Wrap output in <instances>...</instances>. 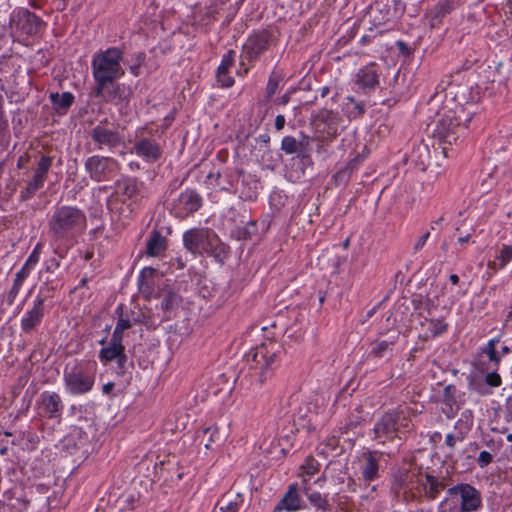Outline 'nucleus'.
Masks as SVG:
<instances>
[{"mask_svg":"<svg viewBox=\"0 0 512 512\" xmlns=\"http://www.w3.org/2000/svg\"><path fill=\"white\" fill-rule=\"evenodd\" d=\"M498 342L497 339H491L486 347L483 349V352L488 356L489 360L494 362L495 365H498L500 362V356H498L496 352V343Z\"/></svg>","mask_w":512,"mask_h":512,"instance_id":"37998d69","label":"nucleus"},{"mask_svg":"<svg viewBox=\"0 0 512 512\" xmlns=\"http://www.w3.org/2000/svg\"><path fill=\"white\" fill-rule=\"evenodd\" d=\"M364 464L361 468L362 478L366 482H371L379 476V464L373 452H368L363 455Z\"/></svg>","mask_w":512,"mask_h":512,"instance_id":"b1692460","label":"nucleus"},{"mask_svg":"<svg viewBox=\"0 0 512 512\" xmlns=\"http://www.w3.org/2000/svg\"><path fill=\"white\" fill-rule=\"evenodd\" d=\"M379 74L375 63L361 68L356 74V84L364 90H372L379 84Z\"/></svg>","mask_w":512,"mask_h":512,"instance_id":"6ab92c4d","label":"nucleus"},{"mask_svg":"<svg viewBox=\"0 0 512 512\" xmlns=\"http://www.w3.org/2000/svg\"><path fill=\"white\" fill-rule=\"evenodd\" d=\"M427 325L428 333L425 334V338L435 337L441 333H443L447 325L441 320H429L425 319V323Z\"/></svg>","mask_w":512,"mask_h":512,"instance_id":"a19ab883","label":"nucleus"},{"mask_svg":"<svg viewBox=\"0 0 512 512\" xmlns=\"http://www.w3.org/2000/svg\"><path fill=\"white\" fill-rule=\"evenodd\" d=\"M90 137L98 149H103L105 147L113 149L119 146L122 142V137L118 131L109 129L103 125L93 127L90 131Z\"/></svg>","mask_w":512,"mask_h":512,"instance_id":"ddd939ff","label":"nucleus"},{"mask_svg":"<svg viewBox=\"0 0 512 512\" xmlns=\"http://www.w3.org/2000/svg\"><path fill=\"white\" fill-rule=\"evenodd\" d=\"M166 238L159 231H153L151 237L147 241L146 253L149 256H158L166 249Z\"/></svg>","mask_w":512,"mask_h":512,"instance_id":"7c9ffc66","label":"nucleus"},{"mask_svg":"<svg viewBox=\"0 0 512 512\" xmlns=\"http://www.w3.org/2000/svg\"><path fill=\"white\" fill-rule=\"evenodd\" d=\"M44 316V299L37 297L35 304L31 310H29L25 317L21 320V327L24 332L32 331L37 325L40 324Z\"/></svg>","mask_w":512,"mask_h":512,"instance_id":"aec40b11","label":"nucleus"},{"mask_svg":"<svg viewBox=\"0 0 512 512\" xmlns=\"http://www.w3.org/2000/svg\"><path fill=\"white\" fill-rule=\"evenodd\" d=\"M60 267V261L56 258H50L45 261V270L49 273L54 272V270Z\"/></svg>","mask_w":512,"mask_h":512,"instance_id":"5fc2aeb1","label":"nucleus"},{"mask_svg":"<svg viewBox=\"0 0 512 512\" xmlns=\"http://www.w3.org/2000/svg\"><path fill=\"white\" fill-rule=\"evenodd\" d=\"M50 100L58 112H66L67 109L72 105L74 96L70 92L51 93Z\"/></svg>","mask_w":512,"mask_h":512,"instance_id":"72a5a7b5","label":"nucleus"},{"mask_svg":"<svg viewBox=\"0 0 512 512\" xmlns=\"http://www.w3.org/2000/svg\"><path fill=\"white\" fill-rule=\"evenodd\" d=\"M217 81L222 87H231L234 84V79L228 75V72H224L222 75L217 72Z\"/></svg>","mask_w":512,"mask_h":512,"instance_id":"864d4df0","label":"nucleus"},{"mask_svg":"<svg viewBox=\"0 0 512 512\" xmlns=\"http://www.w3.org/2000/svg\"><path fill=\"white\" fill-rule=\"evenodd\" d=\"M196 439L199 441L200 445L204 446L206 451L212 450L213 445L219 443L221 440L219 427L212 425L202 428L197 432Z\"/></svg>","mask_w":512,"mask_h":512,"instance_id":"5701e85b","label":"nucleus"},{"mask_svg":"<svg viewBox=\"0 0 512 512\" xmlns=\"http://www.w3.org/2000/svg\"><path fill=\"white\" fill-rule=\"evenodd\" d=\"M22 285L23 284L18 283L16 281L13 282V285L7 295V302L9 305H12L14 303L16 297L18 296V294L20 292Z\"/></svg>","mask_w":512,"mask_h":512,"instance_id":"3c124183","label":"nucleus"},{"mask_svg":"<svg viewBox=\"0 0 512 512\" xmlns=\"http://www.w3.org/2000/svg\"><path fill=\"white\" fill-rule=\"evenodd\" d=\"M315 121L320 132L329 137H335L341 122V116L338 112L322 109L316 115Z\"/></svg>","mask_w":512,"mask_h":512,"instance_id":"dca6fc26","label":"nucleus"},{"mask_svg":"<svg viewBox=\"0 0 512 512\" xmlns=\"http://www.w3.org/2000/svg\"><path fill=\"white\" fill-rule=\"evenodd\" d=\"M449 495L459 494L461 497V512H471L481 506L480 492L469 484H458L448 489Z\"/></svg>","mask_w":512,"mask_h":512,"instance_id":"9b49d317","label":"nucleus"},{"mask_svg":"<svg viewBox=\"0 0 512 512\" xmlns=\"http://www.w3.org/2000/svg\"><path fill=\"white\" fill-rule=\"evenodd\" d=\"M123 52L112 47L106 51L96 54L92 60V72L95 80L94 95L95 97L109 102L114 98V93L108 90L113 82L124 75L121 67Z\"/></svg>","mask_w":512,"mask_h":512,"instance_id":"f257e3e1","label":"nucleus"},{"mask_svg":"<svg viewBox=\"0 0 512 512\" xmlns=\"http://www.w3.org/2000/svg\"><path fill=\"white\" fill-rule=\"evenodd\" d=\"M393 412L397 415L398 432L409 431L413 426L411 421L408 419L410 409L408 407L399 406Z\"/></svg>","mask_w":512,"mask_h":512,"instance_id":"e433bc0d","label":"nucleus"},{"mask_svg":"<svg viewBox=\"0 0 512 512\" xmlns=\"http://www.w3.org/2000/svg\"><path fill=\"white\" fill-rule=\"evenodd\" d=\"M316 414L310 413L308 415L306 412L303 413V409L300 408L298 413L295 416L294 423L297 425V429H302L307 432L314 431L317 427Z\"/></svg>","mask_w":512,"mask_h":512,"instance_id":"473e14b6","label":"nucleus"},{"mask_svg":"<svg viewBox=\"0 0 512 512\" xmlns=\"http://www.w3.org/2000/svg\"><path fill=\"white\" fill-rule=\"evenodd\" d=\"M453 10V4L450 1L439 2L428 13L430 26L432 28L438 27L443 18L446 17Z\"/></svg>","mask_w":512,"mask_h":512,"instance_id":"393cba45","label":"nucleus"},{"mask_svg":"<svg viewBox=\"0 0 512 512\" xmlns=\"http://www.w3.org/2000/svg\"><path fill=\"white\" fill-rule=\"evenodd\" d=\"M34 266H32L31 264H29L27 261L24 263V265L22 266L21 270L22 271H25V273H27L28 275L30 274L32 268Z\"/></svg>","mask_w":512,"mask_h":512,"instance_id":"69168bd1","label":"nucleus"},{"mask_svg":"<svg viewBox=\"0 0 512 512\" xmlns=\"http://www.w3.org/2000/svg\"><path fill=\"white\" fill-rule=\"evenodd\" d=\"M429 236H430V232H426L422 236H420L414 245V251L417 252V251L421 250L424 247Z\"/></svg>","mask_w":512,"mask_h":512,"instance_id":"6e6d98bb","label":"nucleus"},{"mask_svg":"<svg viewBox=\"0 0 512 512\" xmlns=\"http://www.w3.org/2000/svg\"><path fill=\"white\" fill-rule=\"evenodd\" d=\"M301 498L297 492V485L291 484L284 494L283 498L278 502L275 507V512L277 511H297L301 507Z\"/></svg>","mask_w":512,"mask_h":512,"instance_id":"4be33fe9","label":"nucleus"},{"mask_svg":"<svg viewBox=\"0 0 512 512\" xmlns=\"http://www.w3.org/2000/svg\"><path fill=\"white\" fill-rule=\"evenodd\" d=\"M425 493L429 499H435L441 490L445 488L443 481L438 480L436 477L426 474L425 476Z\"/></svg>","mask_w":512,"mask_h":512,"instance_id":"f704fd0d","label":"nucleus"},{"mask_svg":"<svg viewBox=\"0 0 512 512\" xmlns=\"http://www.w3.org/2000/svg\"><path fill=\"white\" fill-rule=\"evenodd\" d=\"M285 126V117L283 115H277L275 118V128L277 131H280Z\"/></svg>","mask_w":512,"mask_h":512,"instance_id":"4d7b16f0","label":"nucleus"},{"mask_svg":"<svg viewBox=\"0 0 512 512\" xmlns=\"http://www.w3.org/2000/svg\"><path fill=\"white\" fill-rule=\"evenodd\" d=\"M159 297L161 298L160 307L164 312L178 308L182 302V297L176 291L168 287L160 291Z\"/></svg>","mask_w":512,"mask_h":512,"instance_id":"a878e982","label":"nucleus"},{"mask_svg":"<svg viewBox=\"0 0 512 512\" xmlns=\"http://www.w3.org/2000/svg\"><path fill=\"white\" fill-rule=\"evenodd\" d=\"M397 432V415L394 414L393 411L385 413L374 427L375 439L380 443H385L386 440L393 439Z\"/></svg>","mask_w":512,"mask_h":512,"instance_id":"2eb2a0df","label":"nucleus"},{"mask_svg":"<svg viewBox=\"0 0 512 512\" xmlns=\"http://www.w3.org/2000/svg\"><path fill=\"white\" fill-rule=\"evenodd\" d=\"M85 170L96 182L106 181L118 169L119 163L111 157L93 155L86 159Z\"/></svg>","mask_w":512,"mask_h":512,"instance_id":"0eeeda50","label":"nucleus"},{"mask_svg":"<svg viewBox=\"0 0 512 512\" xmlns=\"http://www.w3.org/2000/svg\"><path fill=\"white\" fill-rule=\"evenodd\" d=\"M116 187L119 189L121 194L128 199H135L143 197V182H140L136 178L126 177L116 182Z\"/></svg>","mask_w":512,"mask_h":512,"instance_id":"412c9836","label":"nucleus"},{"mask_svg":"<svg viewBox=\"0 0 512 512\" xmlns=\"http://www.w3.org/2000/svg\"><path fill=\"white\" fill-rule=\"evenodd\" d=\"M29 275L27 273H25V271H22L21 269L16 273V276H15V279L14 281L18 282V283H21L23 284L24 281L26 280V278L28 277Z\"/></svg>","mask_w":512,"mask_h":512,"instance_id":"13d9d810","label":"nucleus"},{"mask_svg":"<svg viewBox=\"0 0 512 512\" xmlns=\"http://www.w3.org/2000/svg\"><path fill=\"white\" fill-rule=\"evenodd\" d=\"M444 402L452 410V405L456 403V387L447 385L443 391Z\"/></svg>","mask_w":512,"mask_h":512,"instance_id":"a18cd8bd","label":"nucleus"},{"mask_svg":"<svg viewBox=\"0 0 512 512\" xmlns=\"http://www.w3.org/2000/svg\"><path fill=\"white\" fill-rule=\"evenodd\" d=\"M370 15L373 17L376 26L388 23L393 16L390 6L383 2H376L375 6L371 7Z\"/></svg>","mask_w":512,"mask_h":512,"instance_id":"cd10ccee","label":"nucleus"},{"mask_svg":"<svg viewBox=\"0 0 512 512\" xmlns=\"http://www.w3.org/2000/svg\"><path fill=\"white\" fill-rule=\"evenodd\" d=\"M311 138L305 134H300L299 139L293 136H285L281 142V150L286 154L297 153L302 159L310 157Z\"/></svg>","mask_w":512,"mask_h":512,"instance_id":"4468645a","label":"nucleus"},{"mask_svg":"<svg viewBox=\"0 0 512 512\" xmlns=\"http://www.w3.org/2000/svg\"><path fill=\"white\" fill-rule=\"evenodd\" d=\"M125 350L122 340L117 339L114 342V337H111L108 346L101 349L99 358L101 361L110 362L115 360Z\"/></svg>","mask_w":512,"mask_h":512,"instance_id":"c756f323","label":"nucleus"},{"mask_svg":"<svg viewBox=\"0 0 512 512\" xmlns=\"http://www.w3.org/2000/svg\"><path fill=\"white\" fill-rule=\"evenodd\" d=\"M358 163L359 158L356 157L352 159L344 168L337 171L334 175L335 183L337 185L345 184L349 180L353 170L356 168Z\"/></svg>","mask_w":512,"mask_h":512,"instance_id":"58836bf2","label":"nucleus"},{"mask_svg":"<svg viewBox=\"0 0 512 512\" xmlns=\"http://www.w3.org/2000/svg\"><path fill=\"white\" fill-rule=\"evenodd\" d=\"M283 347L273 340L261 343L247 355L250 369L259 376V382L263 383L271 375V371L278 365L283 355Z\"/></svg>","mask_w":512,"mask_h":512,"instance_id":"20e7f679","label":"nucleus"},{"mask_svg":"<svg viewBox=\"0 0 512 512\" xmlns=\"http://www.w3.org/2000/svg\"><path fill=\"white\" fill-rule=\"evenodd\" d=\"M115 360L118 361L119 367L122 368L124 366V364L126 363V361H127V356L125 355L124 351Z\"/></svg>","mask_w":512,"mask_h":512,"instance_id":"e2e57ef3","label":"nucleus"},{"mask_svg":"<svg viewBox=\"0 0 512 512\" xmlns=\"http://www.w3.org/2000/svg\"><path fill=\"white\" fill-rule=\"evenodd\" d=\"M345 112L350 119H356L365 113V107L363 102L357 101L354 97H347Z\"/></svg>","mask_w":512,"mask_h":512,"instance_id":"4c0bfd02","label":"nucleus"},{"mask_svg":"<svg viewBox=\"0 0 512 512\" xmlns=\"http://www.w3.org/2000/svg\"><path fill=\"white\" fill-rule=\"evenodd\" d=\"M484 381L485 384L493 388L499 387L502 384V378L496 371L487 373Z\"/></svg>","mask_w":512,"mask_h":512,"instance_id":"de8ad7c7","label":"nucleus"},{"mask_svg":"<svg viewBox=\"0 0 512 512\" xmlns=\"http://www.w3.org/2000/svg\"><path fill=\"white\" fill-rule=\"evenodd\" d=\"M114 388V383L109 382L103 385L102 390L105 394H109Z\"/></svg>","mask_w":512,"mask_h":512,"instance_id":"0e129e2a","label":"nucleus"},{"mask_svg":"<svg viewBox=\"0 0 512 512\" xmlns=\"http://www.w3.org/2000/svg\"><path fill=\"white\" fill-rule=\"evenodd\" d=\"M118 310L122 311V306L118 307ZM131 327V322L128 318L123 317V313L121 312L119 315V319L117 321L116 327L114 329V332L112 334V337H114V342L119 340H123V333L125 330L129 329Z\"/></svg>","mask_w":512,"mask_h":512,"instance_id":"ea45409f","label":"nucleus"},{"mask_svg":"<svg viewBox=\"0 0 512 512\" xmlns=\"http://www.w3.org/2000/svg\"><path fill=\"white\" fill-rule=\"evenodd\" d=\"M274 45L275 38L268 30L253 32L243 45L242 58L249 62L256 61Z\"/></svg>","mask_w":512,"mask_h":512,"instance_id":"423d86ee","label":"nucleus"},{"mask_svg":"<svg viewBox=\"0 0 512 512\" xmlns=\"http://www.w3.org/2000/svg\"><path fill=\"white\" fill-rule=\"evenodd\" d=\"M449 279L453 285H457L459 283V277L456 274H451Z\"/></svg>","mask_w":512,"mask_h":512,"instance_id":"774afa93","label":"nucleus"},{"mask_svg":"<svg viewBox=\"0 0 512 512\" xmlns=\"http://www.w3.org/2000/svg\"><path fill=\"white\" fill-rule=\"evenodd\" d=\"M63 405L60 396L55 392H43L41 394V413L48 418H56L61 415Z\"/></svg>","mask_w":512,"mask_h":512,"instance_id":"a211bd4d","label":"nucleus"},{"mask_svg":"<svg viewBox=\"0 0 512 512\" xmlns=\"http://www.w3.org/2000/svg\"><path fill=\"white\" fill-rule=\"evenodd\" d=\"M392 345V342L381 341L375 345V347L372 350V354L376 357H382L385 351L389 350Z\"/></svg>","mask_w":512,"mask_h":512,"instance_id":"09e8293b","label":"nucleus"},{"mask_svg":"<svg viewBox=\"0 0 512 512\" xmlns=\"http://www.w3.org/2000/svg\"><path fill=\"white\" fill-rule=\"evenodd\" d=\"M238 238L244 240L251 238V231L249 230V228L240 229L238 231Z\"/></svg>","mask_w":512,"mask_h":512,"instance_id":"052dcab7","label":"nucleus"},{"mask_svg":"<svg viewBox=\"0 0 512 512\" xmlns=\"http://www.w3.org/2000/svg\"><path fill=\"white\" fill-rule=\"evenodd\" d=\"M217 235L208 229H191L184 233L183 243L187 250L193 254H208Z\"/></svg>","mask_w":512,"mask_h":512,"instance_id":"6e6552de","label":"nucleus"},{"mask_svg":"<svg viewBox=\"0 0 512 512\" xmlns=\"http://www.w3.org/2000/svg\"><path fill=\"white\" fill-rule=\"evenodd\" d=\"M135 154L146 162H156L162 156V149L160 145L152 139L140 138L133 146Z\"/></svg>","mask_w":512,"mask_h":512,"instance_id":"f3484780","label":"nucleus"},{"mask_svg":"<svg viewBox=\"0 0 512 512\" xmlns=\"http://www.w3.org/2000/svg\"><path fill=\"white\" fill-rule=\"evenodd\" d=\"M290 100L289 94H284L279 99V104L286 105Z\"/></svg>","mask_w":512,"mask_h":512,"instance_id":"338daca9","label":"nucleus"},{"mask_svg":"<svg viewBox=\"0 0 512 512\" xmlns=\"http://www.w3.org/2000/svg\"><path fill=\"white\" fill-rule=\"evenodd\" d=\"M202 205V198L194 190L182 192L174 204V212L178 218H186L196 212Z\"/></svg>","mask_w":512,"mask_h":512,"instance_id":"f8f14e48","label":"nucleus"},{"mask_svg":"<svg viewBox=\"0 0 512 512\" xmlns=\"http://www.w3.org/2000/svg\"><path fill=\"white\" fill-rule=\"evenodd\" d=\"M235 61V52L233 50H229L227 54L224 55L220 66L218 67L217 72L219 74H223L224 72H228L229 69L233 66Z\"/></svg>","mask_w":512,"mask_h":512,"instance_id":"c03bdc74","label":"nucleus"},{"mask_svg":"<svg viewBox=\"0 0 512 512\" xmlns=\"http://www.w3.org/2000/svg\"><path fill=\"white\" fill-rule=\"evenodd\" d=\"M208 255L212 256L217 262L224 263L229 255V246L223 243L217 236L216 243H213Z\"/></svg>","mask_w":512,"mask_h":512,"instance_id":"c9c22d12","label":"nucleus"},{"mask_svg":"<svg viewBox=\"0 0 512 512\" xmlns=\"http://www.w3.org/2000/svg\"><path fill=\"white\" fill-rule=\"evenodd\" d=\"M95 363L77 362L64 370L66 389L73 395L85 394L91 391L95 382Z\"/></svg>","mask_w":512,"mask_h":512,"instance_id":"39448f33","label":"nucleus"},{"mask_svg":"<svg viewBox=\"0 0 512 512\" xmlns=\"http://www.w3.org/2000/svg\"><path fill=\"white\" fill-rule=\"evenodd\" d=\"M303 472L308 476H313L319 470V464L315 461L314 458L308 457L305 460V463L301 466Z\"/></svg>","mask_w":512,"mask_h":512,"instance_id":"49530a36","label":"nucleus"},{"mask_svg":"<svg viewBox=\"0 0 512 512\" xmlns=\"http://www.w3.org/2000/svg\"><path fill=\"white\" fill-rule=\"evenodd\" d=\"M493 461V456L488 451L480 452L477 463L480 467L484 468L488 466Z\"/></svg>","mask_w":512,"mask_h":512,"instance_id":"603ef678","label":"nucleus"},{"mask_svg":"<svg viewBox=\"0 0 512 512\" xmlns=\"http://www.w3.org/2000/svg\"><path fill=\"white\" fill-rule=\"evenodd\" d=\"M282 79L283 76L279 72L273 71L271 73L266 86L265 97L267 100L271 99L272 96L276 93Z\"/></svg>","mask_w":512,"mask_h":512,"instance_id":"79ce46f5","label":"nucleus"},{"mask_svg":"<svg viewBox=\"0 0 512 512\" xmlns=\"http://www.w3.org/2000/svg\"><path fill=\"white\" fill-rule=\"evenodd\" d=\"M53 158L42 155L37 163L31 180L20 192V200L27 201L32 198L35 193L44 186L48 172L52 166Z\"/></svg>","mask_w":512,"mask_h":512,"instance_id":"1a4fd4ad","label":"nucleus"},{"mask_svg":"<svg viewBox=\"0 0 512 512\" xmlns=\"http://www.w3.org/2000/svg\"><path fill=\"white\" fill-rule=\"evenodd\" d=\"M512 260V245L503 244L498 249L495 260L488 262V267L493 270L504 269Z\"/></svg>","mask_w":512,"mask_h":512,"instance_id":"bb28decb","label":"nucleus"},{"mask_svg":"<svg viewBox=\"0 0 512 512\" xmlns=\"http://www.w3.org/2000/svg\"><path fill=\"white\" fill-rule=\"evenodd\" d=\"M42 247H43V244L42 243H38L35 246V248L33 249V251L31 252V254L29 255V257L27 258L26 261L29 264H31L32 266H35L39 262L40 254L42 252Z\"/></svg>","mask_w":512,"mask_h":512,"instance_id":"8fccbe9b","label":"nucleus"},{"mask_svg":"<svg viewBox=\"0 0 512 512\" xmlns=\"http://www.w3.org/2000/svg\"><path fill=\"white\" fill-rule=\"evenodd\" d=\"M242 501L240 494L224 495L216 504L213 512H238Z\"/></svg>","mask_w":512,"mask_h":512,"instance_id":"c85d7f7f","label":"nucleus"},{"mask_svg":"<svg viewBox=\"0 0 512 512\" xmlns=\"http://www.w3.org/2000/svg\"><path fill=\"white\" fill-rule=\"evenodd\" d=\"M445 443L446 445L450 448V449H454L455 448V445H456V438L453 434H448L446 436V439H445Z\"/></svg>","mask_w":512,"mask_h":512,"instance_id":"bf43d9fd","label":"nucleus"},{"mask_svg":"<svg viewBox=\"0 0 512 512\" xmlns=\"http://www.w3.org/2000/svg\"><path fill=\"white\" fill-rule=\"evenodd\" d=\"M43 21L40 17L27 9H21L14 12L10 19L11 27L16 31L25 35H35L40 31L43 26Z\"/></svg>","mask_w":512,"mask_h":512,"instance_id":"9d476101","label":"nucleus"},{"mask_svg":"<svg viewBox=\"0 0 512 512\" xmlns=\"http://www.w3.org/2000/svg\"><path fill=\"white\" fill-rule=\"evenodd\" d=\"M85 213L76 206H57L48 220V233L55 242L73 237L85 229Z\"/></svg>","mask_w":512,"mask_h":512,"instance_id":"7ed1b4c3","label":"nucleus"},{"mask_svg":"<svg viewBox=\"0 0 512 512\" xmlns=\"http://www.w3.org/2000/svg\"><path fill=\"white\" fill-rule=\"evenodd\" d=\"M358 424H359L358 421H351V422L347 423L344 427H341L340 429L342 430V433H346L349 430L354 429Z\"/></svg>","mask_w":512,"mask_h":512,"instance_id":"680f3d73","label":"nucleus"},{"mask_svg":"<svg viewBox=\"0 0 512 512\" xmlns=\"http://www.w3.org/2000/svg\"><path fill=\"white\" fill-rule=\"evenodd\" d=\"M438 121L435 133L439 140L452 144L465 134L471 113H467L460 103L453 99L446 100L437 114Z\"/></svg>","mask_w":512,"mask_h":512,"instance_id":"f03ea898","label":"nucleus"},{"mask_svg":"<svg viewBox=\"0 0 512 512\" xmlns=\"http://www.w3.org/2000/svg\"><path fill=\"white\" fill-rule=\"evenodd\" d=\"M303 482V491L307 499L309 500L310 504L313 505L316 509L322 510L323 512L328 511L330 509V505L326 496H323L321 493L311 490V488L306 485V480H304Z\"/></svg>","mask_w":512,"mask_h":512,"instance_id":"2f4dec72","label":"nucleus"}]
</instances>
